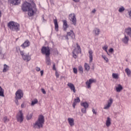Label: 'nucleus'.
Here are the masks:
<instances>
[{"instance_id": "f257e3e1", "label": "nucleus", "mask_w": 131, "mask_h": 131, "mask_svg": "<svg viewBox=\"0 0 131 131\" xmlns=\"http://www.w3.org/2000/svg\"><path fill=\"white\" fill-rule=\"evenodd\" d=\"M21 10L23 12H28V16L29 17H32L37 12V8H36L35 3H33L30 4L27 2V1H26L21 5Z\"/></svg>"}, {"instance_id": "f03ea898", "label": "nucleus", "mask_w": 131, "mask_h": 131, "mask_svg": "<svg viewBox=\"0 0 131 131\" xmlns=\"http://www.w3.org/2000/svg\"><path fill=\"white\" fill-rule=\"evenodd\" d=\"M41 52L43 55L46 56V62L47 65H51V59L50 55H51V49L49 46H43L41 49Z\"/></svg>"}, {"instance_id": "7ed1b4c3", "label": "nucleus", "mask_w": 131, "mask_h": 131, "mask_svg": "<svg viewBox=\"0 0 131 131\" xmlns=\"http://www.w3.org/2000/svg\"><path fill=\"white\" fill-rule=\"evenodd\" d=\"M45 123V116L42 115H40L38 116L37 121L34 124L33 127L39 129L41 127H43Z\"/></svg>"}, {"instance_id": "20e7f679", "label": "nucleus", "mask_w": 131, "mask_h": 131, "mask_svg": "<svg viewBox=\"0 0 131 131\" xmlns=\"http://www.w3.org/2000/svg\"><path fill=\"white\" fill-rule=\"evenodd\" d=\"M8 27L12 31H19L20 24L13 21L8 23Z\"/></svg>"}, {"instance_id": "39448f33", "label": "nucleus", "mask_w": 131, "mask_h": 131, "mask_svg": "<svg viewBox=\"0 0 131 131\" xmlns=\"http://www.w3.org/2000/svg\"><path fill=\"white\" fill-rule=\"evenodd\" d=\"M76 47L78 50H76V48H75L72 52L73 57L74 59H76L77 58V55H76V54H81V48L79 45H78V43H76Z\"/></svg>"}, {"instance_id": "423d86ee", "label": "nucleus", "mask_w": 131, "mask_h": 131, "mask_svg": "<svg viewBox=\"0 0 131 131\" xmlns=\"http://www.w3.org/2000/svg\"><path fill=\"white\" fill-rule=\"evenodd\" d=\"M18 51L20 52V54L24 61H27V62H29L31 60V57L29 56V53L28 54H25L24 51H21L20 47H18Z\"/></svg>"}, {"instance_id": "0eeeda50", "label": "nucleus", "mask_w": 131, "mask_h": 131, "mask_svg": "<svg viewBox=\"0 0 131 131\" xmlns=\"http://www.w3.org/2000/svg\"><path fill=\"white\" fill-rule=\"evenodd\" d=\"M16 118L17 121L20 122V123H21L23 120H24V115L22 112V110L19 111L18 113L16 114Z\"/></svg>"}, {"instance_id": "6e6552de", "label": "nucleus", "mask_w": 131, "mask_h": 131, "mask_svg": "<svg viewBox=\"0 0 131 131\" xmlns=\"http://www.w3.org/2000/svg\"><path fill=\"white\" fill-rule=\"evenodd\" d=\"M64 37L67 40L74 39L75 38V34H74L73 30H71L70 32H67V35L64 36Z\"/></svg>"}, {"instance_id": "1a4fd4ad", "label": "nucleus", "mask_w": 131, "mask_h": 131, "mask_svg": "<svg viewBox=\"0 0 131 131\" xmlns=\"http://www.w3.org/2000/svg\"><path fill=\"white\" fill-rule=\"evenodd\" d=\"M23 91L21 89L18 90L15 93V98L19 99L21 100L23 98Z\"/></svg>"}, {"instance_id": "9d476101", "label": "nucleus", "mask_w": 131, "mask_h": 131, "mask_svg": "<svg viewBox=\"0 0 131 131\" xmlns=\"http://www.w3.org/2000/svg\"><path fill=\"white\" fill-rule=\"evenodd\" d=\"M69 17L71 18V21L72 22V24L74 25V26H76L77 20L75 14L74 13L70 14Z\"/></svg>"}, {"instance_id": "9b49d317", "label": "nucleus", "mask_w": 131, "mask_h": 131, "mask_svg": "<svg viewBox=\"0 0 131 131\" xmlns=\"http://www.w3.org/2000/svg\"><path fill=\"white\" fill-rule=\"evenodd\" d=\"M8 3L10 5H13V6H19L21 2L19 0H8Z\"/></svg>"}, {"instance_id": "f8f14e48", "label": "nucleus", "mask_w": 131, "mask_h": 131, "mask_svg": "<svg viewBox=\"0 0 131 131\" xmlns=\"http://www.w3.org/2000/svg\"><path fill=\"white\" fill-rule=\"evenodd\" d=\"M96 80L94 79H90L89 80L86 81V85L88 88V89H91L92 83L95 82Z\"/></svg>"}, {"instance_id": "ddd939ff", "label": "nucleus", "mask_w": 131, "mask_h": 131, "mask_svg": "<svg viewBox=\"0 0 131 131\" xmlns=\"http://www.w3.org/2000/svg\"><path fill=\"white\" fill-rule=\"evenodd\" d=\"M29 46H30V41H29L28 40H27L20 46V47L23 49H25L26 48L29 47Z\"/></svg>"}, {"instance_id": "4468645a", "label": "nucleus", "mask_w": 131, "mask_h": 131, "mask_svg": "<svg viewBox=\"0 0 131 131\" xmlns=\"http://www.w3.org/2000/svg\"><path fill=\"white\" fill-rule=\"evenodd\" d=\"M129 40V38L128 36H126V35H124V37L122 39V42L124 45H128V41Z\"/></svg>"}, {"instance_id": "2eb2a0df", "label": "nucleus", "mask_w": 131, "mask_h": 131, "mask_svg": "<svg viewBox=\"0 0 131 131\" xmlns=\"http://www.w3.org/2000/svg\"><path fill=\"white\" fill-rule=\"evenodd\" d=\"M63 22V31H66L67 30V28H69V25L67 24V20H62Z\"/></svg>"}, {"instance_id": "dca6fc26", "label": "nucleus", "mask_w": 131, "mask_h": 131, "mask_svg": "<svg viewBox=\"0 0 131 131\" xmlns=\"http://www.w3.org/2000/svg\"><path fill=\"white\" fill-rule=\"evenodd\" d=\"M68 86L70 88L71 91H72L73 93H76V90L75 89V86L72 83H68Z\"/></svg>"}, {"instance_id": "f3484780", "label": "nucleus", "mask_w": 131, "mask_h": 131, "mask_svg": "<svg viewBox=\"0 0 131 131\" xmlns=\"http://www.w3.org/2000/svg\"><path fill=\"white\" fill-rule=\"evenodd\" d=\"M53 22L54 23L55 31H59V24H58V19H57V18L54 19Z\"/></svg>"}, {"instance_id": "a211bd4d", "label": "nucleus", "mask_w": 131, "mask_h": 131, "mask_svg": "<svg viewBox=\"0 0 131 131\" xmlns=\"http://www.w3.org/2000/svg\"><path fill=\"white\" fill-rule=\"evenodd\" d=\"M109 101H110L107 102V104H106V106L104 107V109H108V108H110L111 105H112V103H113V99L110 98Z\"/></svg>"}, {"instance_id": "6ab92c4d", "label": "nucleus", "mask_w": 131, "mask_h": 131, "mask_svg": "<svg viewBox=\"0 0 131 131\" xmlns=\"http://www.w3.org/2000/svg\"><path fill=\"white\" fill-rule=\"evenodd\" d=\"M79 102H80V99H79V97H77L76 99H75L74 101L72 104L73 108H75V106H76V104Z\"/></svg>"}, {"instance_id": "aec40b11", "label": "nucleus", "mask_w": 131, "mask_h": 131, "mask_svg": "<svg viewBox=\"0 0 131 131\" xmlns=\"http://www.w3.org/2000/svg\"><path fill=\"white\" fill-rule=\"evenodd\" d=\"M125 32L127 35H128L131 38V28L128 27V28L125 29Z\"/></svg>"}, {"instance_id": "412c9836", "label": "nucleus", "mask_w": 131, "mask_h": 131, "mask_svg": "<svg viewBox=\"0 0 131 131\" xmlns=\"http://www.w3.org/2000/svg\"><path fill=\"white\" fill-rule=\"evenodd\" d=\"M105 125L107 126V127H109V126L111 125V118H110V117H108L107 118Z\"/></svg>"}, {"instance_id": "4be33fe9", "label": "nucleus", "mask_w": 131, "mask_h": 131, "mask_svg": "<svg viewBox=\"0 0 131 131\" xmlns=\"http://www.w3.org/2000/svg\"><path fill=\"white\" fill-rule=\"evenodd\" d=\"M68 120L70 126H73V125H74V119H73V118H69Z\"/></svg>"}, {"instance_id": "5701e85b", "label": "nucleus", "mask_w": 131, "mask_h": 131, "mask_svg": "<svg viewBox=\"0 0 131 131\" xmlns=\"http://www.w3.org/2000/svg\"><path fill=\"white\" fill-rule=\"evenodd\" d=\"M89 62L92 63L93 62V51L90 50L89 51Z\"/></svg>"}, {"instance_id": "b1692460", "label": "nucleus", "mask_w": 131, "mask_h": 131, "mask_svg": "<svg viewBox=\"0 0 131 131\" xmlns=\"http://www.w3.org/2000/svg\"><path fill=\"white\" fill-rule=\"evenodd\" d=\"M122 90H123V87L120 84H118L117 87H116V90L118 93L121 92Z\"/></svg>"}, {"instance_id": "393cba45", "label": "nucleus", "mask_w": 131, "mask_h": 131, "mask_svg": "<svg viewBox=\"0 0 131 131\" xmlns=\"http://www.w3.org/2000/svg\"><path fill=\"white\" fill-rule=\"evenodd\" d=\"M80 105L82 107H84V108H89V103L86 101L81 102Z\"/></svg>"}, {"instance_id": "a878e982", "label": "nucleus", "mask_w": 131, "mask_h": 131, "mask_svg": "<svg viewBox=\"0 0 131 131\" xmlns=\"http://www.w3.org/2000/svg\"><path fill=\"white\" fill-rule=\"evenodd\" d=\"M0 97H5V90L0 86Z\"/></svg>"}, {"instance_id": "bb28decb", "label": "nucleus", "mask_w": 131, "mask_h": 131, "mask_svg": "<svg viewBox=\"0 0 131 131\" xmlns=\"http://www.w3.org/2000/svg\"><path fill=\"white\" fill-rule=\"evenodd\" d=\"M94 32L95 33V36H98L100 34V29L96 28L94 30Z\"/></svg>"}, {"instance_id": "cd10ccee", "label": "nucleus", "mask_w": 131, "mask_h": 131, "mask_svg": "<svg viewBox=\"0 0 131 131\" xmlns=\"http://www.w3.org/2000/svg\"><path fill=\"white\" fill-rule=\"evenodd\" d=\"M33 116V113H32L31 114H28L26 116L27 120H30V119L32 118Z\"/></svg>"}, {"instance_id": "c85d7f7f", "label": "nucleus", "mask_w": 131, "mask_h": 131, "mask_svg": "<svg viewBox=\"0 0 131 131\" xmlns=\"http://www.w3.org/2000/svg\"><path fill=\"white\" fill-rule=\"evenodd\" d=\"M9 70V66L6 64L4 65V69L3 70V72H7Z\"/></svg>"}, {"instance_id": "c756f323", "label": "nucleus", "mask_w": 131, "mask_h": 131, "mask_svg": "<svg viewBox=\"0 0 131 131\" xmlns=\"http://www.w3.org/2000/svg\"><path fill=\"white\" fill-rule=\"evenodd\" d=\"M0 56L2 59L5 58V54H3V48L0 47Z\"/></svg>"}, {"instance_id": "7c9ffc66", "label": "nucleus", "mask_w": 131, "mask_h": 131, "mask_svg": "<svg viewBox=\"0 0 131 131\" xmlns=\"http://www.w3.org/2000/svg\"><path fill=\"white\" fill-rule=\"evenodd\" d=\"M3 120L4 122V123H8V122H9V121H10V119L8 118V117L7 116H5L3 119Z\"/></svg>"}, {"instance_id": "2f4dec72", "label": "nucleus", "mask_w": 131, "mask_h": 131, "mask_svg": "<svg viewBox=\"0 0 131 131\" xmlns=\"http://www.w3.org/2000/svg\"><path fill=\"white\" fill-rule=\"evenodd\" d=\"M38 103V100H37V99H35L32 101L31 105V106H34L35 104H37Z\"/></svg>"}, {"instance_id": "473e14b6", "label": "nucleus", "mask_w": 131, "mask_h": 131, "mask_svg": "<svg viewBox=\"0 0 131 131\" xmlns=\"http://www.w3.org/2000/svg\"><path fill=\"white\" fill-rule=\"evenodd\" d=\"M125 71L127 74V76H129L130 75H131V71H130V70H129V69L128 68L125 69Z\"/></svg>"}, {"instance_id": "72a5a7b5", "label": "nucleus", "mask_w": 131, "mask_h": 131, "mask_svg": "<svg viewBox=\"0 0 131 131\" xmlns=\"http://www.w3.org/2000/svg\"><path fill=\"white\" fill-rule=\"evenodd\" d=\"M84 68L85 70H86V71H89L90 69H91V67H90L89 64L86 63H85L84 64Z\"/></svg>"}, {"instance_id": "f704fd0d", "label": "nucleus", "mask_w": 131, "mask_h": 131, "mask_svg": "<svg viewBox=\"0 0 131 131\" xmlns=\"http://www.w3.org/2000/svg\"><path fill=\"white\" fill-rule=\"evenodd\" d=\"M112 77H113V78H115V79H118V78H119L118 74H116V73H113Z\"/></svg>"}, {"instance_id": "c9c22d12", "label": "nucleus", "mask_w": 131, "mask_h": 131, "mask_svg": "<svg viewBox=\"0 0 131 131\" xmlns=\"http://www.w3.org/2000/svg\"><path fill=\"white\" fill-rule=\"evenodd\" d=\"M125 10V9L124 8V7H123V6H122L119 9L118 11L120 13H122V12H123V11H124Z\"/></svg>"}, {"instance_id": "e433bc0d", "label": "nucleus", "mask_w": 131, "mask_h": 131, "mask_svg": "<svg viewBox=\"0 0 131 131\" xmlns=\"http://www.w3.org/2000/svg\"><path fill=\"white\" fill-rule=\"evenodd\" d=\"M78 69L79 71H80V73H83V68L81 66H79L78 67Z\"/></svg>"}, {"instance_id": "4c0bfd02", "label": "nucleus", "mask_w": 131, "mask_h": 131, "mask_svg": "<svg viewBox=\"0 0 131 131\" xmlns=\"http://www.w3.org/2000/svg\"><path fill=\"white\" fill-rule=\"evenodd\" d=\"M86 109L87 108H85V107L81 108V111L82 113H83L84 114H85V113H86Z\"/></svg>"}, {"instance_id": "58836bf2", "label": "nucleus", "mask_w": 131, "mask_h": 131, "mask_svg": "<svg viewBox=\"0 0 131 131\" xmlns=\"http://www.w3.org/2000/svg\"><path fill=\"white\" fill-rule=\"evenodd\" d=\"M102 58L105 61H106V63H108L109 62V59H108V58H107L106 56H102Z\"/></svg>"}, {"instance_id": "ea45409f", "label": "nucleus", "mask_w": 131, "mask_h": 131, "mask_svg": "<svg viewBox=\"0 0 131 131\" xmlns=\"http://www.w3.org/2000/svg\"><path fill=\"white\" fill-rule=\"evenodd\" d=\"M15 103L16 105L17 106H18L19 105V100H20V99L18 98H15Z\"/></svg>"}, {"instance_id": "a19ab883", "label": "nucleus", "mask_w": 131, "mask_h": 131, "mask_svg": "<svg viewBox=\"0 0 131 131\" xmlns=\"http://www.w3.org/2000/svg\"><path fill=\"white\" fill-rule=\"evenodd\" d=\"M53 53L55 54V55H59V52L57 49H54Z\"/></svg>"}, {"instance_id": "79ce46f5", "label": "nucleus", "mask_w": 131, "mask_h": 131, "mask_svg": "<svg viewBox=\"0 0 131 131\" xmlns=\"http://www.w3.org/2000/svg\"><path fill=\"white\" fill-rule=\"evenodd\" d=\"M73 72L75 74H77V69L76 68H74L73 69Z\"/></svg>"}, {"instance_id": "37998d69", "label": "nucleus", "mask_w": 131, "mask_h": 131, "mask_svg": "<svg viewBox=\"0 0 131 131\" xmlns=\"http://www.w3.org/2000/svg\"><path fill=\"white\" fill-rule=\"evenodd\" d=\"M103 50H104L106 53L108 54V51H107V50L108 49V47L107 46H104L102 48Z\"/></svg>"}, {"instance_id": "c03bdc74", "label": "nucleus", "mask_w": 131, "mask_h": 131, "mask_svg": "<svg viewBox=\"0 0 131 131\" xmlns=\"http://www.w3.org/2000/svg\"><path fill=\"white\" fill-rule=\"evenodd\" d=\"M41 91L42 94H43V95H46L47 94V92H46V90H45V89L42 88L41 89Z\"/></svg>"}, {"instance_id": "a18cd8bd", "label": "nucleus", "mask_w": 131, "mask_h": 131, "mask_svg": "<svg viewBox=\"0 0 131 131\" xmlns=\"http://www.w3.org/2000/svg\"><path fill=\"white\" fill-rule=\"evenodd\" d=\"M109 53H113L114 52V49L113 48H110L108 50Z\"/></svg>"}, {"instance_id": "49530a36", "label": "nucleus", "mask_w": 131, "mask_h": 131, "mask_svg": "<svg viewBox=\"0 0 131 131\" xmlns=\"http://www.w3.org/2000/svg\"><path fill=\"white\" fill-rule=\"evenodd\" d=\"M45 22L47 21V20L46 19H45V15H42V21L45 22Z\"/></svg>"}, {"instance_id": "de8ad7c7", "label": "nucleus", "mask_w": 131, "mask_h": 131, "mask_svg": "<svg viewBox=\"0 0 131 131\" xmlns=\"http://www.w3.org/2000/svg\"><path fill=\"white\" fill-rule=\"evenodd\" d=\"M52 69H53V70H55V71L56 70V64L55 63L53 64V65Z\"/></svg>"}, {"instance_id": "09e8293b", "label": "nucleus", "mask_w": 131, "mask_h": 131, "mask_svg": "<svg viewBox=\"0 0 131 131\" xmlns=\"http://www.w3.org/2000/svg\"><path fill=\"white\" fill-rule=\"evenodd\" d=\"M55 75H56V77H57V78H59V76H60V75L57 72H55Z\"/></svg>"}, {"instance_id": "8fccbe9b", "label": "nucleus", "mask_w": 131, "mask_h": 131, "mask_svg": "<svg viewBox=\"0 0 131 131\" xmlns=\"http://www.w3.org/2000/svg\"><path fill=\"white\" fill-rule=\"evenodd\" d=\"M92 112L93 113V114H95V115L97 114L96 110H95V109H94V108H93V110H92Z\"/></svg>"}, {"instance_id": "3c124183", "label": "nucleus", "mask_w": 131, "mask_h": 131, "mask_svg": "<svg viewBox=\"0 0 131 131\" xmlns=\"http://www.w3.org/2000/svg\"><path fill=\"white\" fill-rule=\"evenodd\" d=\"M36 71H37V72H38V71H40V68L38 67H36Z\"/></svg>"}, {"instance_id": "603ef678", "label": "nucleus", "mask_w": 131, "mask_h": 131, "mask_svg": "<svg viewBox=\"0 0 131 131\" xmlns=\"http://www.w3.org/2000/svg\"><path fill=\"white\" fill-rule=\"evenodd\" d=\"M25 107V104L23 102L21 105V108H24Z\"/></svg>"}, {"instance_id": "864d4df0", "label": "nucleus", "mask_w": 131, "mask_h": 131, "mask_svg": "<svg viewBox=\"0 0 131 131\" xmlns=\"http://www.w3.org/2000/svg\"><path fill=\"white\" fill-rule=\"evenodd\" d=\"M74 3H79L80 2V0H73Z\"/></svg>"}, {"instance_id": "5fc2aeb1", "label": "nucleus", "mask_w": 131, "mask_h": 131, "mask_svg": "<svg viewBox=\"0 0 131 131\" xmlns=\"http://www.w3.org/2000/svg\"><path fill=\"white\" fill-rule=\"evenodd\" d=\"M40 74H41V76H42L43 75V70L40 71Z\"/></svg>"}, {"instance_id": "6e6d98bb", "label": "nucleus", "mask_w": 131, "mask_h": 131, "mask_svg": "<svg viewBox=\"0 0 131 131\" xmlns=\"http://www.w3.org/2000/svg\"><path fill=\"white\" fill-rule=\"evenodd\" d=\"M128 15H129V17L130 18V19H131V11H128Z\"/></svg>"}, {"instance_id": "4d7b16f0", "label": "nucleus", "mask_w": 131, "mask_h": 131, "mask_svg": "<svg viewBox=\"0 0 131 131\" xmlns=\"http://www.w3.org/2000/svg\"><path fill=\"white\" fill-rule=\"evenodd\" d=\"M92 70H95V65L94 64H93L92 66Z\"/></svg>"}, {"instance_id": "13d9d810", "label": "nucleus", "mask_w": 131, "mask_h": 131, "mask_svg": "<svg viewBox=\"0 0 131 131\" xmlns=\"http://www.w3.org/2000/svg\"><path fill=\"white\" fill-rule=\"evenodd\" d=\"M96 9H93V10H92V13H96Z\"/></svg>"}, {"instance_id": "bf43d9fd", "label": "nucleus", "mask_w": 131, "mask_h": 131, "mask_svg": "<svg viewBox=\"0 0 131 131\" xmlns=\"http://www.w3.org/2000/svg\"><path fill=\"white\" fill-rule=\"evenodd\" d=\"M0 18H2V11L0 10Z\"/></svg>"}]
</instances>
